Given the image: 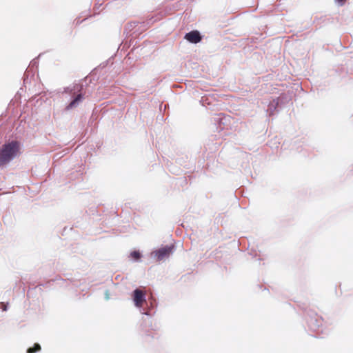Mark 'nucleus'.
<instances>
[{
    "label": "nucleus",
    "mask_w": 353,
    "mask_h": 353,
    "mask_svg": "<svg viewBox=\"0 0 353 353\" xmlns=\"http://www.w3.org/2000/svg\"><path fill=\"white\" fill-rule=\"evenodd\" d=\"M20 143L17 141H12L5 143L0 149V167L6 165L19 153Z\"/></svg>",
    "instance_id": "obj_1"
},
{
    "label": "nucleus",
    "mask_w": 353,
    "mask_h": 353,
    "mask_svg": "<svg viewBox=\"0 0 353 353\" xmlns=\"http://www.w3.org/2000/svg\"><path fill=\"white\" fill-rule=\"evenodd\" d=\"M174 246H165L153 252L157 261H161L168 256L173 250Z\"/></svg>",
    "instance_id": "obj_2"
},
{
    "label": "nucleus",
    "mask_w": 353,
    "mask_h": 353,
    "mask_svg": "<svg viewBox=\"0 0 353 353\" xmlns=\"http://www.w3.org/2000/svg\"><path fill=\"white\" fill-rule=\"evenodd\" d=\"M185 39L192 43H197L201 41V36L197 30H193L185 35Z\"/></svg>",
    "instance_id": "obj_3"
},
{
    "label": "nucleus",
    "mask_w": 353,
    "mask_h": 353,
    "mask_svg": "<svg viewBox=\"0 0 353 353\" xmlns=\"http://www.w3.org/2000/svg\"><path fill=\"white\" fill-rule=\"evenodd\" d=\"M82 98V95L81 94H79L75 99H74L70 104L68 105L67 109H70L76 106V105L78 103L79 101H81Z\"/></svg>",
    "instance_id": "obj_4"
},
{
    "label": "nucleus",
    "mask_w": 353,
    "mask_h": 353,
    "mask_svg": "<svg viewBox=\"0 0 353 353\" xmlns=\"http://www.w3.org/2000/svg\"><path fill=\"white\" fill-rule=\"evenodd\" d=\"M130 256L135 261H139L141 257V253L137 250L132 252Z\"/></svg>",
    "instance_id": "obj_5"
},
{
    "label": "nucleus",
    "mask_w": 353,
    "mask_h": 353,
    "mask_svg": "<svg viewBox=\"0 0 353 353\" xmlns=\"http://www.w3.org/2000/svg\"><path fill=\"white\" fill-rule=\"evenodd\" d=\"M341 5H343L345 0H336Z\"/></svg>",
    "instance_id": "obj_6"
}]
</instances>
